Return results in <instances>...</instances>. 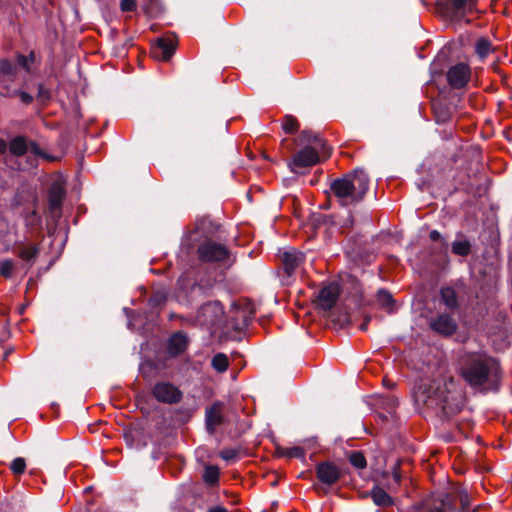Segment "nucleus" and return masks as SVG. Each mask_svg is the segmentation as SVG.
Segmentation results:
<instances>
[{
  "label": "nucleus",
  "instance_id": "f257e3e1",
  "mask_svg": "<svg viewBox=\"0 0 512 512\" xmlns=\"http://www.w3.org/2000/svg\"><path fill=\"white\" fill-rule=\"evenodd\" d=\"M457 371L472 388L497 390L501 380L496 359L481 352H464L458 358Z\"/></svg>",
  "mask_w": 512,
  "mask_h": 512
},
{
  "label": "nucleus",
  "instance_id": "f03ea898",
  "mask_svg": "<svg viewBox=\"0 0 512 512\" xmlns=\"http://www.w3.org/2000/svg\"><path fill=\"white\" fill-rule=\"evenodd\" d=\"M417 404L431 408H440L446 416L460 410L454 395L448 390L447 383L441 380L422 381L414 392Z\"/></svg>",
  "mask_w": 512,
  "mask_h": 512
},
{
  "label": "nucleus",
  "instance_id": "7ed1b4c3",
  "mask_svg": "<svg viewBox=\"0 0 512 512\" xmlns=\"http://www.w3.org/2000/svg\"><path fill=\"white\" fill-rule=\"evenodd\" d=\"M369 187V178L362 169H355L331 182L330 190L340 205L349 206L360 202Z\"/></svg>",
  "mask_w": 512,
  "mask_h": 512
},
{
  "label": "nucleus",
  "instance_id": "20e7f679",
  "mask_svg": "<svg viewBox=\"0 0 512 512\" xmlns=\"http://www.w3.org/2000/svg\"><path fill=\"white\" fill-rule=\"evenodd\" d=\"M300 142L305 147L299 150L293 157L290 165L294 167H310L320 162L322 158L330 155L325 142L316 134L310 131L301 133Z\"/></svg>",
  "mask_w": 512,
  "mask_h": 512
},
{
  "label": "nucleus",
  "instance_id": "39448f33",
  "mask_svg": "<svg viewBox=\"0 0 512 512\" xmlns=\"http://www.w3.org/2000/svg\"><path fill=\"white\" fill-rule=\"evenodd\" d=\"M8 150L14 157L26 156L27 166L23 169L35 167L37 165L38 157L49 159V157L39 148V146L34 141H31L25 136L21 135L10 139Z\"/></svg>",
  "mask_w": 512,
  "mask_h": 512
},
{
  "label": "nucleus",
  "instance_id": "423d86ee",
  "mask_svg": "<svg viewBox=\"0 0 512 512\" xmlns=\"http://www.w3.org/2000/svg\"><path fill=\"white\" fill-rule=\"evenodd\" d=\"M459 500L461 503V509H457L452 497L449 494L441 493L433 498L431 502H425L423 504L415 505L416 510L425 508L429 512H468V506L470 503L469 495L466 491H460Z\"/></svg>",
  "mask_w": 512,
  "mask_h": 512
},
{
  "label": "nucleus",
  "instance_id": "0eeeda50",
  "mask_svg": "<svg viewBox=\"0 0 512 512\" xmlns=\"http://www.w3.org/2000/svg\"><path fill=\"white\" fill-rule=\"evenodd\" d=\"M20 83L16 65L7 59H1L0 94L5 97H16Z\"/></svg>",
  "mask_w": 512,
  "mask_h": 512
},
{
  "label": "nucleus",
  "instance_id": "6e6552de",
  "mask_svg": "<svg viewBox=\"0 0 512 512\" xmlns=\"http://www.w3.org/2000/svg\"><path fill=\"white\" fill-rule=\"evenodd\" d=\"M200 324L208 327H221L224 323V308L218 301L204 304L197 313Z\"/></svg>",
  "mask_w": 512,
  "mask_h": 512
},
{
  "label": "nucleus",
  "instance_id": "1a4fd4ad",
  "mask_svg": "<svg viewBox=\"0 0 512 512\" xmlns=\"http://www.w3.org/2000/svg\"><path fill=\"white\" fill-rule=\"evenodd\" d=\"M153 397L166 404H176L182 399V392L174 384L166 381L157 382L152 388Z\"/></svg>",
  "mask_w": 512,
  "mask_h": 512
},
{
  "label": "nucleus",
  "instance_id": "9d476101",
  "mask_svg": "<svg viewBox=\"0 0 512 512\" xmlns=\"http://www.w3.org/2000/svg\"><path fill=\"white\" fill-rule=\"evenodd\" d=\"M199 258L204 262H222L229 256L228 249L213 241H207L198 248Z\"/></svg>",
  "mask_w": 512,
  "mask_h": 512
},
{
  "label": "nucleus",
  "instance_id": "9b49d317",
  "mask_svg": "<svg viewBox=\"0 0 512 512\" xmlns=\"http://www.w3.org/2000/svg\"><path fill=\"white\" fill-rule=\"evenodd\" d=\"M429 327L442 336H451L457 330V322L450 313H439L428 320Z\"/></svg>",
  "mask_w": 512,
  "mask_h": 512
},
{
  "label": "nucleus",
  "instance_id": "f8f14e48",
  "mask_svg": "<svg viewBox=\"0 0 512 512\" xmlns=\"http://www.w3.org/2000/svg\"><path fill=\"white\" fill-rule=\"evenodd\" d=\"M471 77L470 67L465 63H458L451 66L447 71V81L454 89H460L466 86Z\"/></svg>",
  "mask_w": 512,
  "mask_h": 512
},
{
  "label": "nucleus",
  "instance_id": "ddd939ff",
  "mask_svg": "<svg viewBox=\"0 0 512 512\" xmlns=\"http://www.w3.org/2000/svg\"><path fill=\"white\" fill-rule=\"evenodd\" d=\"M340 287L332 282L321 288L317 297V305L323 310H330L338 300Z\"/></svg>",
  "mask_w": 512,
  "mask_h": 512
},
{
  "label": "nucleus",
  "instance_id": "4468645a",
  "mask_svg": "<svg viewBox=\"0 0 512 512\" xmlns=\"http://www.w3.org/2000/svg\"><path fill=\"white\" fill-rule=\"evenodd\" d=\"M223 404L221 402H215L211 407L206 409L205 422L206 429L209 434H214L216 428L221 425L224 421L222 414Z\"/></svg>",
  "mask_w": 512,
  "mask_h": 512
},
{
  "label": "nucleus",
  "instance_id": "2eb2a0df",
  "mask_svg": "<svg viewBox=\"0 0 512 512\" xmlns=\"http://www.w3.org/2000/svg\"><path fill=\"white\" fill-rule=\"evenodd\" d=\"M280 260L285 273L288 276H291L303 261V254L296 249L291 248L280 253Z\"/></svg>",
  "mask_w": 512,
  "mask_h": 512
},
{
  "label": "nucleus",
  "instance_id": "dca6fc26",
  "mask_svg": "<svg viewBox=\"0 0 512 512\" xmlns=\"http://www.w3.org/2000/svg\"><path fill=\"white\" fill-rule=\"evenodd\" d=\"M316 472L318 479L327 485L335 484L340 478L339 469L334 464L328 462L318 464Z\"/></svg>",
  "mask_w": 512,
  "mask_h": 512
},
{
  "label": "nucleus",
  "instance_id": "f3484780",
  "mask_svg": "<svg viewBox=\"0 0 512 512\" xmlns=\"http://www.w3.org/2000/svg\"><path fill=\"white\" fill-rule=\"evenodd\" d=\"M175 48L176 43L173 37L158 38L152 53L154 57L166 61L171 58Z\"/></svg>",
  "mask_w": 512,
  "mask_h": 512
},
{
  "label": "nucleus",
  "instance_id": "a211bd4d",
  "mask_svg": "<svg viewBox=\"0 0 512 512\" xmlns=\"http://www.w3.org/2000/svg\"><path fill=\"white\" fill-rule=\"evenodd\" d=\"M64 196L65 190L63 185L59 182L53 183L48 194L49 208L52 212L60 210Z\"/></svg>",
  "mask_w": 512,
  "mask_h": 512
},
{
  "label": "nucleus",
  "instance_id": "6ab92c4d",
  "mask_svg": "<svg viewBox=\"0 0 512 512\" xmlns=\"http://www.w3.org/2000/svg\"><path fill=\"white\" fill-rule=\"evenodd\" d=\"M39 253V249L35 245L21 244L18 246L17 255L21 260L26 262L28 268L31 267Z\"/></svg>",
  "mask_w": 512,
  "mask_h": 512
},
{
  "label": "nucleus",
  "instance_id": "aec40b11",
  "mask_svg": "<svg viewBox=\"0 0 512 512\" xmlns=\"http://www.w3.org/2000/svg\"><path fill=\"white\" fill-rule=\"evenodd\" d=\"M187 345L186 336L182 333H175L169 339L168 350L172 355H177L185 350Z\"/></svg>",
  "mask_w": 512,
  "mask_h": 512
},
{
  "label": "nucleus",
  "instance_id": "412c9836",
  "mask_svg": "<svg viewBox=\"0 0 512 512\" xmlns=\"http://www.w3.org/2000/svg\"><path fill=\"white\" fill-rule=\"evenodd\" d=\"M441 301L444 303V305L449 308L450 310H454L457 308L458 301H457V295L453 288L451 287H444L440 291Z\"/></svg>",
  "mask_w": 512,
  "mask_h": 512
},
{
  "label": "nucleus",
  "instance_id": "4be33fe9",
  "mask_svg": "<svg viewBox=\"0 0 512 512\" xmlns=\"http://www.w3.org/2000/svg\"><path fill=\"white\" fill-rule=\"evenodd\" d=\"M371 496L377 506H389L393 503L391 496L379 487L372 490Z\"/></svg>",
  "mask_w": 512,
  "mask_h": 512
},
{
  "label": "nucleus",
  "instance_id": "5701e85b",
  "mask_svg": "<svg viewBox=\"0 0 512 512\" xmlns=\"http://www.w3.org/2000/svg\"><path fill=\"white\" fill-rule=\"evenodd\" d=\"M476 0H448L452 13L457 15L471 10Z\"/></svg>",
  "mask_w": 512,
  "mask_h": 512
},
{
  "label": "nucleus",
  "instance_id": "b1692460",
  "mask_svg": "<svg viewBox=\"0 0 512 512\" xmlns=\"http://www.w3.org/2000/svg\"><path fill=\"white\" fill-rule=\"evenodd\" d=\"M475 52L481 60H484L493 52L492 43L486 38H480L475 44Z\"/></svg>",
  "mask_w": 512,
  "mask_h": 512
},
{
  "label": "nucleus",
  "instance_id": "393cba45",
  "mask_svg": "<svg viewBox=\"0 0 512 512\" xmlns=\"http://www.w3.org/2000/svg\"><path fill=\"white\" fill-rule=\"evenodd\" d=\"M213 369L219 373L225 372L229 367V360L224 353H217L211 361Z\"/></svg>",
  "mask_w": 512,
  "mask_h": 512
},
{
  "label": "nucleus",
  "instance_id": "a878e982",
  "mask_svg": "<svg viewBox=\"0 0 512 512\" xmlns=\"http://www.w3.org/2000/svg\"><path fill=\"white\" fill-rule=\"evenodd\" d=\"M377 302L378 304L388 310L389 312L393 311L394 300L392 295L386 290H379L377 293Z\"/></svg>",
  "mask_w": 512,
  "mask_h": 512
},
{
  "label": "nucleus",
  "instance_id": "bb28decb",
  "mask_svg": "<svg viewBox=\"0 0 512 512\" xmlns=\"http://www.w3.org/2000/svg\"><path fill=\"white\" fill-rule=\"evenodd\" d=\"M203 480L209 485H215L219 480V468L214 465H207L203 473Z\"/></svg>",
  "mask_w": 512,
  "mask_h": 512
},
{
  "label": "nucleus",
  "instance_id": "cd10ccee",
  "mask_svg": "<svg viewBox=\"0 0 512 512\" xmlns=\"http://www.w3.org/2000/svg\"><path fill=\"white\" fill-rule=\"evenodd\" d=\"M471 244L468 240H457L452 244V252L459 256H467L470 253Z\"/></svg>",
  "mask_w": 512,
  "mask_h": 512
},
{
  "label": "nucleus",
  "instance_id": "c85d7f7f",
  "mask_svg": "<svg viewBox=\"0 0 512 512\" xmlns=\"http://www.w3.org/2000/svg\"><path fill=\"white\" fill-rule=\"evenodd\" d=\"M15 269V263L11 259H3L0 261V275L5 278L12 277L13 271Z\"/></svg>",
  "mask_w": 512,
  "mask_h": 512
},
{
  "label": "nucleus",
  "instance_id": "c756f323",
  "mask_svg": "<svg viewBox=\"0 0 512 512\" xmlns=\"http://www.w3.org/2000/svg\"><path fill=\"white\" fill-rule=\"evenodd\" d=\"M349 461L358 469H363L367 465L366 459L361 452H352L349 456Z\"/></svg>",
  "mask_w": 512,
  "mask_h": 512
},
{
  "label": "nucleus",
  "instance_id": "7c9ffc66",
  "mask_svg": "<svg viewBox=\"0 0 512 512\" xmlns=\"http://www.w3.org/2000/svg\"><path fill=\"white\" fill-rule=\"evenodd\" d=\"M282 128L286 133L292 134L297 131L298 122L293 116L287 115L282 123Z\"/></svg>",
  "mask_w": 512,
  "mask_h": 512
},
{
  "label": "nucleus",
  "instance_id": "2f4dec72",
  "mask_svg": "<svg viewBox=\"0 0 512 512\" xmlns=\"http://www.w3.org/2000/svg\"><path fill=\"white\" fill-rule=\"evenodd\" d=\"M10 468L14 474H22L26 468L25 460L21 457L15 458L12 461Z\"/></svg>",
  "mask_w": 512,
  "mask_h": 512
},
{
  "label": "nucleus",
  "instance_id": "473e14b6",
  "mask_svg": "<svg viewBox=\"0 0 512 512\" xmlns=\"http://www.w3.org/2000/svg\"><path fill=\"white\" fill-rule=\"evenodd\" d=\"M35 61V54L31 52L29 56L20 55L18 57V63L27 71H30L31 64Z\"/></svg>",
  "mask_w": 512,
  "mask_h": 512
},
{
  "label": "nucleus",
  "instance_id": "72a5a7b5",
  "mask_svg": "<svg viewBox=\"0 0 512 512\" xmlns=\"http://www.w3.org/2000/svg\"><path fill=\"white\" fill-rule=\"evenodd\" d=\"M219 455L225 461H232L237 458L238 450L235 448H225L220 451Z\"/></svg>",
  "mask_w": 512,
  "mask_h": 512
},
{
  "label": "nucleus",
  "instance_id": "f704fd0d",
  "mask_svg": "<svg viewBox=\"0 0 512 512\" xmlns=\"http://www.w3.org/2000/svg\"><path fill=\"white\" fill-rule=\"evenodd\" d=\"M51 98V92L48 88L44 87V85H39L37 100L41 103L47 102Z\"/></svg>",
  "mask_w": 512,
  "mask_h": 512
},
{
  "label": "nucleus",
  "instance_id": "c9c22d12",
  "mask_svg": "<svg viewBox=\"0 0 512 512\" xmlns=\"http://www.w3.org/2000/svg\"><path fill=\"white\" fill-rule=\"evenodd\" d=\"M136 7V0H120V9L122 12H132Z\"/></svg>",
  "mask_w": 512,
  "mask_h": 512
},
{
  "label": "nucleus",
  "instance_id": "e433bc0d",
  "mask_svg": "<svg viewBox=\"0 0 512 512\" xmlns=\"http://www.w3.org/2000/svg\"><path fill=\"white\" fill-rule=\"evenodd\" d=\"M16 96H19L21 102L24 104H30L33 101V97L29 93L21 91L19 88Z\"/></svg>",
  "mask_w": 512,
  "mask_h": 512
},
{
  "label": "nucleus",
  "instance_id": "4c0bfd02",
  "mask_svg": "<svg viewBox=\"0 0 512 512\" xmlns=\"http://www.w3.org/2000/svg\"><path fill=\"white\" fill-rule=\"evenodd\" d=\"M392 476H393V480L394 482L399 485L400 482H401V473L399 471V468L398 466L396 465L392 471Z\"/></svg>",
  "mask_w": 512,
  "mask_h": 512
},
{
  "label": "nucleus",
  "instance_id": "58836bf2",
  "mask_svg": "<svg viewBox=\"0 0 512 512\" xmlns=\"http://www.w3.org/2000/svg\"><path fill=\"white\" fill-rule=\"evenodd\" d=\"M430 239L432 241H438L441 239V234L437 230H432L430 232Z\"/></svg>",
  "mask_w": 512,
  "mask_h": 512
},
{
  "label": "nucleus",
  "instance_id": "ea45409f",
  "mask_svg": "<svg viewBox=\"0 0 512 512\" xmlns=\"http://www.w3.org/2000/svg\"><path fill=\"white\" fill-rule=\"evenodd\" d=\"M207 512H228V510L223 506H214L210 508Z\"/></svg>",
  "mask_w": 512,
  "mask_h": 512
},
{
  "label": "nucleus",
  "instance_id": "a19ab883",
  "mask_svg": "<svg viewBox=\"0 0 512 512\" xmlns=\"http://www.w3.org/2000/svg\"><path fill=\"white\" fill-rule=\"evenodd\" d=\"M8 149V144L3 140L0 139V155L4 154Z\"/></svg>",
  "mask_w": 512,
  "mask_h": 512
},
{
  "label": "nucleus",
  "instance_id": "79ce46f5",
  "mask_svg": "<svg viewBox=\"0 0 512 512\" xmlns=\"http://www.w3.org/2000/svg\"><path fill=\"white\" fill-rule=\"evenodd\" d=\"M292 455H294V456H301V455H302V450H301V448H298V447H297V448H294V449H293V452H292Z\"/></svg>",
  "mask_w": 512,
  "mask_h": 512
},
{
  "label": "nucleus",
  "instance_id": "37998d69",
  "mask_svg": "<svg viewBox=\"0 0 512 512\" xmlns=\"http://www.w3.org/2000/svg\"><path fill=\"white\" fill-rule=\"evenodd\" d=\"M367 321H368V320H366L364 323H362V324H361V326H360L361 330H363V331H364V330H366V329H367V325H368Z\"/></svg>",
  "mask_w": 512,
  "mask_h": 512
}]
</instances>
